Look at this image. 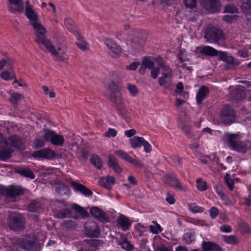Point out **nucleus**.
<instances>
[{
    "mask_svg": "<svg viewBox=\"0 0 251 251\" xmlns=\"http://www.w3.org/2000/svg\"><path fill=\"white\" fill-rule=\"evenodd\" d=\"M220 117L225 125H230L236 117V112L229 105L226 104L220 110Z\"/></svg>",
    "mask_w": 251,
    "mask_h": 251,
    "instance_id": "nucleus-7",
    "label": "nucleus"
},
{
    "mask_svg": "<svg viewBox=\"0 0 251 251\" xmlns=\"http://www.w3.org/2000/svg\"><path fill=\"white\" fill-rule=\"evenodd\" d=\"M71 184L75 191L81 193L86 197L91 196L93 194L91 190L79 183L72 182Z\"/></svg>",
    "mask_w": 251,
    "mask_h": 251,
    "instance_id": "nucleus-20",
    "label": "nucleus"
},
{
    "mask_svg": "<svg viewBox=\"0 0 251 251\" xmlns=\"http://www.w3.org/2000/svg\"><path fill=\"white\" fill-rule=\"evenodd\" d=\"M151 69V77L153 79H155L157 78V76L158 75L159 72V69L158 68L156 67H153Z\"/></svg>",
    "mask_w": 251,
    "mask_h": 251,
    "instance_id": "nucleus-64",
    "label": "nucleus"
},
{
    "mask_svg": "<svg viewBox=\"0 0 251 251\" xmlns=\"http://www.w3.org/2000/svg\"><path fill=\"white\" fill-rule=\"evenodd\" d=\"M152 223L154 225H150L149 226L151 232L153 234H157L163 231V228L156 221H153Z\"/></svg>",
    "mask_w": 251,
    "mask_h": 251,
    "instance_id": "nucleus-38",
    "label": "nucleus"
},
{
    "mask_svg": "<svg viewBox=\"0 0 251 251\" xmlns=\"http://www.w3.org/2000/svg\"><path fill=\"white\" fill-rule=\"evenodd\" d=\"M43 137L46 141L55 146H62L64 142V137L50 129H44Z\"/></svg>",
    "mask_w": 251,
    "mask_h": 251,
    "instance_id": "nucleus-10",
    "label": "nucleus"
},
{
    "mask_svg": "<svg viewBox=\"0 0 251 251\" xmlns=\"http://www.w3.org/2000/svg\"><path fill=\"white\" fill-rule=\"evenodd\" d=\"M90 162L98 169H101L103 165L101 158L96 154L91 156Z\"/></svg>",
    "mask_w": 251,
    "mask_h": 251,
    "instance_id": "nucleus-33",
    "label": "nucleus"
},
{
    "mask_svg": "<svg viewBox=\"0 0 251 251\" xmlns=\"http://www.w3.org/2000/svg\"><path fill=\"white\" fill-rule=\"evenodd\" d=\"M220 230L222 232L230 233L232 231V228L229 225L225 224L220 226Z\"/></svg>",
    "mask_w": 251,
    "mask_h": 251,
    "instance_id": "nucleus-61",
    "label": "nucleus"
},
{
    "mask_svg": "<svg viewBox=\"0 0 251 251\" xmlns=\"http://www.w3.org/2000/svg\"><path fill=\"white\" fill-rule=\"evenodd\" d=\"M237 136L235 134H230L227 136L229 145L233 150L244 152L245 148L241 145L240 142L236 141Z\"/></svg>",
    "mask_w": 251,
    "mask_h": 251,
    "instance_id": "nucleus-18",
    "label": "nucleus"
},
{
    "mask_svg": "<svg viewBox=\"0 0 251 251\" xmlns=\"http://www.w3.org/2000/svg\"><path fill=\"white\" fill-rule=\"evenodd\" d=\"M165 183L176 188L185 191L179 179L173 175H167L165 177Z\"/></svg>",
    "mask_w": 251,
    "mask_h": 251,
    "instance_id": "nucleus-17",
    "label": "nucleus"
},
{
    "mask_svg": "<svg viewBox=\"0 0 251 251\" xmlns=\"http://www.w3.org/2000/svg\"><path fill=\"white\" fill-rule=\"evenodd\" d=\"M108 166L109 167L112 168L116 173L120 174L122 173V168L120 166L116 157L113 155L110 154L108 155Z\"/></svg>",
    "mask_w": 251,
    "mask_h": 251,
    "instance_id": "nucleus-22",
    "label": "nucleus"
},
{
    "mask_svg": "<svg viewBox=\"0 0 251 251\" xmlns=\"http://www.w3.org/2000/svg\"><path fill=\"white\" fill-rule=\"evenodd\" d=\"M204 36L207 42L217 43L224 38V34L219 27L210 25L205 29Z\"/></svg>",
    "mask_w": 251,
    "mask_h": 251,
    "instance_id": "nucleus-4",
    "label": "nucleus"
},
{
    "mask_svg": "<svg viewBox=\"0 0 251 251\" xmlns=\"http://www.w3.org/2000/svg\"><path fill=\"white\" fill-rule=\"evenodd\" d=\"M200 52L202 54H204L210 56H215L219 55V59L223 61L235 66L240 65V62L236 60L232 56L227 55V54L222 51H219L214 48L206 46H204L200 50Z\"/></svg>",
    "mask_w": 251,
    "mask_h": 251,
    "instance_id": "nucleus-2",
    "label": "nucleus"
},
{
    "mask_svg": "<svg viewBox=\"0 0 251 251\" xmlns=\"http://www.w3.org/2000/svg\"><path fill=\"white\" fill-rule=\"evenodd\" d=\"M213 242L210 241H203L202 243V250L204 251L206 250L207 251H211ZM191 251H200L198 249L192 250Z\"/></svg>",
    "mask_w": 251,
    "mask_h": 251,
    "instance_id": "nucleus-48",
    "label": "nucleus"
},
{
    "mask_svg": "<svg viewBox=\"0 0 251 251\" xmlns=\"http://www.w3.org/2000/svg\"><path fill=\"white\" fill-rule=\"evenodd\" d=\"M184 239L187 244H190L194 240V237L191 233H186L184 235Z\"/></svg>",
    "mask_w": 251,
    "mask_h": 251,
    "instance_id": "nucleus-57",
    "label": "nucleus"
},
{
    "mask_svg": "<svg viewBox=\"0 0 251 251\" xmlns=\"http://www.w3.org/2000/svg\"><path fill=\"white\" fill-rule=\"evenodd\" d=\"M26 7L25 9V15L29 20L30 25H32L39 21L38 15L35 10L33 9L29 1L27 0L25 2Z\"/></svg>",
    "mask_w": 251,
    "mask_h": 251,
    "instance_id": "nucleus-14",
    "label": "nucleus"
},
{
    "mask_svg": "<svg viewBox=\"0 0 251 251\" xmlns=\"http://www.w3.org/2000/svg\"><path fill=\"white\" fill-rule=\"evenodd\" d=\"M99 182L101 186L107 189H110L111 185L115 183V178L113 176H108L105 177H101Z\"/></svg>",
    "mask_w": 251,
    "mask_h": 251,
    "instance_id": "nucleus-24",
    "label": "nucleus"
},
{
    "mask_svg": "<svg viewBox=\"0 0 251 251\" xmlns=\"http://www.w3.org/2000/svg\"><path fill=\"white\" fill-rule=\"evenodd\" d=\"M209 213L211 219H214L219 214V211L216 207L213 206L209 210Z\"/></svg>",
    "mask_w": 251,
    "mask_h": 251,
    "instance_id": "nucleus-58",
    "label": "nucleus"
},
{
    "mask_svg": "<svg viewBox=\"0 0 251 251\" xmlns=\"http://www.w3.org/2000/svg\"><path fill=\"white\" fill-rule=\"evenodd\" d=\"M117 130L114 128H109L104 133V136L107 137H115L117 135Z\"/></svg>",
    "mask_w": 251,
    "mask_h": 251,
    "instance_id": "nucleus-56",
    "label": "nucleus"
},
{
    "mask_svg": "<svg viewBox=\"0 0 251 251\" xmlns=\"http://www.w3.org/2000/svg\"><path fill=\"white\" fill-rule=\"evenodd\" d=\"M47 50L55 57L57 61L66 62L69 59V56L67 54V48L64 45H60L56 49L50 42L45 47Z\"/></svg>",
    "mask_w": 251,
    "mask_h": 251,
    "instance_id": "nucleus-3",
    "label": "nucleus"
},
{
    "mask_svg": "<svg viewBox=\"0 0 251 251\" xmlns=\"http://www.w3.org/2000/svg\"><path fill=\"white\" fill-rule=\"evenodd\" d=\"M110 100L114 103L115 107L118 110H122L125 107V103L122 99V94L118 89L117 85L112 82L109 85Z\"/></svg>",
    "mask_w": 251,
    "mask_h": 251,
    "instance_id": "nucleus-5",
    "label": "nucleus"
},
{
    "mask_svg": "<svg viewBox=\"0 0 251 251\" xmlns=\"http://www.w3.org/2000/svg\"><path fill=\"white\" fill-rule=\"evenodd\" d=\"M25 225V220L22 215L14 213L8 217V226L13 230L21 229Z\"/></svg>",
    "mask_w": 251,
    "mask_h": 251,
    "instance_id": "nucleus-9",
    "label": "nucleus"
},
{
    "mask_svg": "<svg viewBox=\"0 0 251 251\" xmlns=\"http://www.w3.org/2000/svg\"><path fill=\"white\" fill-rule=\"evenodd\" d=\"M120 244L121 245L122 248L125 250L130 251L133 248L132 245L126 239L123 240Z\"/></svg>",
    "mask_w": 251,
    "mask_h": 251,
    "instance_id": "nucleus-53",
    "label": "nucleus"
},
{
    "mask_svg": "<svg viewBox=\"0 0 251 251\" xmlns=\"http://www.w3.org/2000/svg\"><path fill=\"white\" fill-rule=\"evenodd\" d=\"M32 155L36 158L51 160L56 156V153L54 151L47 148L34 152Z\"/></svg>",
    "mask_w": 251,
    "mask_h": 251,
    "instance_id": "nucleus-13",
    "label": "nucleus"
},
{
    "mask_svg": "<svg viewBox=\"0 0 251 251\" xmlns=\"http://www.w3.org/2000/svg\"><path fill=\"white\" fill-rule=\"evenodd\" d=\"M22 193L23 190L19 187H14L6 190L7 196L12 201H15V198Z\"/></svg>",
    "mask_w": 251,
    "mask_h": 251,
    "instance_id": "nucleus-25",
    "label": "nucleus"
},
{
    "mask_svg": "<svg viewBox=\"0 0 251 251\" xmlns=\"http://www.w3.org/2000/svg\"><path fill=\"white\" fill-rule=\"evenodd\" d=\"M131 223L128 218L122 215L118 219L117 226L121 227L123 230H128Z\"/></svg>",
    "mask_w": 251,
    "mask_h": 251,
    "instance_id": "nucleus-26",
    "label": "nucleus"
},
{
    "mask_svg": "<svg viewBox=\"0 0 251 251\" xmlns=\"http://www.w3.org/2000/svg\"><path fill=\"white\" fill-rule=\"evenodd\" d=\"M202 6L208 12L212 14L220 12L221 3L220 0H202Z\"/></svg>",
    "mask_w": 251,
    "mask_h": 251,
    "instance_id": "nucleus-12",
    "label": "nucleus"
},
{
    "mask_svg": "<svg viewBox=\"0 0 251 251\" xmlns=\"http://www.w3.org/2000/svg\"><path fill=\"white\" fill-rule=\"evenodd\" d=\"M21 144V141L17 137L11 136L6 139L0 133V160L5 161L10 158L13 152L11 147L18 148Z\"/></svg>",
    "mask_w": 251,
    "mask_h": 251,
    "instance_id": "nucleus-1",
    "label": "nucleus"
},
{
    "mask_svg": "<svg viewBox=\"0 0 251 251\" xmlns=\"http://www.w3.org/2000/svg\"><path fill=\"white\" fill-rule=\"evenodd\" d=\"M237 19V16L236 15H224L223 17V20L224 22L231 24L233 21H236Z\"/></svg>",
    "mask_w": 251,
    "mask_h": 251,
    "instance_id": "nucleus-49",
    "label": "nucleus"
},
{
    "mask_svg": "<svg viewBox=\"0 0 251 251\" xmlns=\"http://www.w3.org/2000/svg\"><path fill=\"white\" fill-rule=\"evenodd\" d=\"M181 129L184 131L188 138L192 139L194 138V135L192 131V126L184 125L181 126Z\"/></svg>",
    "mask_w": 251,
    "mask_h": 251,
    "instance_id": "nucleus-43",
    "label": "nucleus"
},
{
    "mask_svg": "<svg viewBox=\"0 0 251 251\" xmlns=\"http://www.w3.org/2000/svg\"><path fill=\"white\" fill-rule=\"evenodd\" d=\"M240 7L244 12H247L251 15V0L242 1Z\"/></svg>",
    "mask_w": 251,
    "mask_h": 251,
    "instance_id": "nucleus-40",
    "label": "nucleus"
},
{
    "mask_svg": "<svg viewBox=\"0 0 251 251\" xmlns=\"http://www.w3.org/2000/svg\"><path fill=\"white\" fill-rule=\"evenodd\" d=\"M42 89L45 94L46 95H49L50 98H53L55 97V94L54 92L52 90H50L47 86H43Z\"/></svg>",
    "mask_w": 251,
    "mask_h": 251,
    "instance_id": "nucleus-54",
    "label": "nucleus"
},
{
    "mask_svg": "<svg viewBox=\"0 0 251 251\" xmlns=\"http://www.w3.org/2000/svg\"><path fill=\"white\" fill-rule=\"evenodd\" d=\"M64 25L71 32L74 33V34H76L77 31L76 30L75 25L74 24L73 20L69 18H67L65 19Z\"/></svg>",
    "mask_w": 251,
    "mask_h": 251,
    "instance_id": "nucleus-35",
    "label": "nucleus"
},
{
    "mask_svg": "<svg viewBox=\"0 0 251 251\" xmlns=\"http://www.w3.org/2000/svg\"><path fill=\"white\" fill-rule=\"evenodd\" d=\"M0 76L1 78L5 80H9L15 77V74L12 71H4L0 74Z\"/></svg>",
    "mask_w": 251,
    "mask_h": 251,
    "instance_id": "nucleus-45",
    "label": "nucleus"
},
{
    "mask_svg": "<svg viewBox=\"0 0 251 251\" xmlns=\"http://www.w3.org/2000/svg\"><path fill=\"white\" fill-rule=\"evenodd\" d=\"M31 25L35 30L36 38L35 41L39 45L42 44L46 47L51 41L46 37L47 30L45 27L39 22V21L32 24Z\"/></svg>",
    "mask_w": 251,
    "mask_h": 251,
    "instance_id": "nucleus-6",
    "label": "nucleus"
},
{
    "mask_svg": "<svg viewBox=\"0 0 251 251\" xmlns=\"http://www.w3.org/2000/svg\"><path fill=\"white\" fill-rule=\"evenodd\" d=\"M77 39L76 44L77 47L81 50L84 51L88 49L87 43L84 41V38L79 33L75 34Z\"/></svg>",
    "mask_w": 251,
    "mask_h": 251,
    "instance_id": "nucleus-32",
    "label": "nucleus"
},
{
    "mask_svg": "<svg viewBox=\"0 0 251 251\" xmlns=\"http://www.w3.org/2000/svg\"><path fill=\"white\" fill-rule=\"evenodd\" d=\"M230 95L232 100L235 101L242 100L245 97L244 91L241 89H235L231 92Z\"/></svg>",
    "mask_w": 251,
    "mask_h": 251,
    "instance_id": "nucleus-28",
    "label": "nucleus"
},
{
    "mask_svg": "<svg viewBox=\"0 0 251 251\" xmlns=\"http://www.w3.org/2000/svg\"><path fill=\"white\" fill-rule=\"evenodd\" d=\"M142 146L144 148V151L146 153H150L152 151V147L151 145L142 137Z\"/></svg>",
    "mask_w": 251,
    "mask_h": 251,
    "instance_id": "nucleus-50",
    "label": "nucleus"
},
{
    "mask_svg": "<svg viewBox=\"0 0 251 251\" xmlns=\"http://www.w3.org/2000/svg\"><path fill=\"white\" fill-rule=\"evenodd\" d=\"M84 227L88 236L94 237L99 236L100 234V229L95 222L86 223L84 224Z\"/></svg>",
    "mask_w": 251,
    "mask_h": 251,
    "instance_id": "nucleus-16",
    "label": "nucleus"
},
{
    "mask_svg": "<svg viewBox=\"0 0 251 251\" xmlns=\"http://www.w3.org/2000/svg\"><path fill=\"white\" fill-rule=\"evenodd\" d=\"M91 213L93 217L98 219L101 222L107 221L108 217L106 214L100 208L97 207L92 208L91 209Z\"/></svg>",
    "mask_w": 251,
    "mask_h": 251,
    "instance_id": "nucleus-23",
    "label": "nucleus"
},
{
    "mask_svg": "<svg viewBox=\"0 0 251 251\" xmlns=\"http://www.w3.org/2000/svg\"><path fill=\"white\" fill-rule=\"evenodd\" d=\"M16 173L19 174L21 176L33 179L35 175L33 172L29 169L27 168L19 169L16 170Z\"/></svg>",
    "mask_w": 251,
    "mask_h": 251,
    "instance_id": "nucleus-34",
    "label": "nucleus"
},
{
    "mask_svg": "<svg viewBox=\"0 0 251 251\" xmlns=\"http://www.w3.org/2000/svg\"><path fill=\"white\" fill-rule=\"evenodd\" d=\"M28 209L31 212L40 213L43 211L41 203L37 201H32L29 204Z\"/></svg>",
    "mask_w": 251,
    "mask_h": 251,
    "instance_id": "nucleus-30",
    "label": "nucleus"
},
{
    "mask_svg": "<svg viewBox=\"0 0 251 251\" xmlns=\"http://www.w3.org/2000/svg\"><path fill=\"white\" fill-rule=\"evenodd\" d=\"M197 188L200 191H205L207 188V184L205 181H203L201 178H198L196 180Z\"/></svg>",
    "mask_w": 251,
    "mask_h": 251,
    "instance_id": "nucleus-44",
    "label": "nucleus"
},
{
    "mask_svg": "<svg viewBox=\"0 0 251 251\" xmlns=\"http://www.w3.org/2000/svg\"><path fill=\"white\" fill-rule=\"evenodd\" d=\"M189 209L193 213H201L203 211V208L200 206L196 203H190L188 205Z\"/></svg>",
    "mask_w": 251,
    "mask_h": 251,
    "instance_id": "nucleus-42",
    "label": "nucleus"
},
{
    "mask_svg": "<svg viewBox=\"0 0 251 251\" xmlns=\"http://www.w3.org/2000/svg\"><path fill=\"white\" fill-rule=\"evenodd\" d=\"M185 6L187 8H193L196 5V0H184Z\"/></svg>",
    "mask_w": 251,
    "mask_h": 251,
    "instance_id": "nucleus-59",
    "label": "nucleus"
},
{
    "mask_svg": "<svg viewBox=\"0 0 251 251\" xmlns=\"http://www.w3.org/2000/svg\"><path fill=\"white\" fill-rule=\"evenodd\" d=\"M24 98V96L21 94L14 93L11 94L9 100L12 104L13 105H17L19 102Z\"/></svg>",
    "mask_w": 251,
    "mask_h": 251,
    "instance_id": "nucleus-36",
    "label": "nucleus"
},
{
    "mask_svg": "<svg viewBox=\"0 0 251 251\" xmlns=\"http://www.w3.org/2000/svg\"><path fill=\"white\" fill-rule=\"evenodd\" d=\"M225 180L230 190L233 191L234 187V182L233 179L230 177L229 175L226 174L225 176Z\"/></svg>",
    "mask_w": 251,
    "mask_h": 251,
    "instance_id": "nucleus-52",
    "label": "nucleus"
},
{
    "mask_svg": "<svg viewBox=\"0 0 251 251\" xmlns=\"http://www.w3.org/2000/svg\"><path fill=\"white\" fill-rule=\"evenodd\" d=\"M72 211L71 209L65 208L57 211L55 214V216L59 219H63L70 217L72 216Z\"/></svg>",
    "mask_w": 251,
    "mask_h": 251,
    "instance_id": "nucleus-31",
    "label": "nucleus"
},
{
    "mask_svg": "<svg viewBox=\"0 0 251 251\" xmlns=\"http://www.w3.org/2000/svg\"><path fill=\"white\" fill-rule=\"evenodd\" d=\"M7 5L8 11L12 13H22L24 10L23 0H8Z\"/></svg>",
    "mask_w": 251,
    "mask_h": 251,
    "instance_id": "nucleus-15",
    "label": "nucleus"
},
{
    "mask_svg": "<svg viewBox=\"0 0 251 251\" xmlns=\"http://www.w3.org/2000/svg\"><path fill=\"white\" fill-rule=\"evenodd\" d=\"M71 207L77 214L76 216L73 217L75 219L85 218L89 215V213L85 209L77 204H73L72 205Z\"/></svg>",
    "mask_w": 251,
    "mask_h": 251,
    "instance_id": "nucleus-21",
    "label": "nucleus"
},
{
    "mask_svg": "<svg viewBox=\"0 0 251 251\" xmlns=\"http://www.w3.org/2000/svg\"><path fill=\"white\" fill-rule=\"evenodd\" d=\"M54 189L55 192L60 195H65L70 193L69 187L63 183L56 184L54 186Z\"/></svg>",
    "mask_w": 251,
    "mask_h": 251,
    "instance_id": "nucleus-27",
    "label": "nucleus"
},
{
    "mask_svg": "<svg viewBox=\"0 0 251 251\" xmlns=\"http://www.w3.org/2000/svg\"><path fill=\"white\" fill-rule=\"evenodd\" d=\"M127 89L133 96H135L139 93V91L135 85L130 83L127 84Z\"/></svg>",
    "mask_w": 251,
    "mask_h": 251,
    "instance_id": "nucleus-51",
    "label": "nucleus"
},
{
    "mask_svg": "<svg viewBox=\"0 0 251 251\" xmlns=\"http://www.w3.org/2000/svg\"><path fill=\"white\" fill-rule=\"evenodd\" d=\"M129 142L133 149L140 148L141 146V138L138 136H135L129 139Z\"/></svg>",
    "mask_w": 251,
    "mask_h": 251,
    "instance_id": "nucleus-41",
    "label": "nucleus"
},
{
    "mask_svg": "<svg viewBox=\"0 0 251 251\" xmlns=\"http://www.w3.org/2000/svg\"><path fill=\"white\" fill-rule=\"evenodd\" d=\"M104 43L108 50V54L112 57L117 58L121 56L122 50L115 42L111 39H105Z\"/></svg>",
    "mask_w": 251,
    "mask_h": 251,
    "instance_id": "nucleus-11",
    "label": "nucleus"
},
{
    "mask_svg": "<svg viewBox=\"0 0 251 251\" xmlns=\"http://www.w3.org/2000/svg\"><path fill=\"white\" fill-rule=\"evenodd\" d=\"M62 225L63 227L70 229L75 226V223L72 220L65 221L62 223Z\"/></svg>",
    "mask_w": 251,
    "mask_h": 251,
    "instance_id": "nucleus-55",
    "label": "nucleus"
},
{
    "mask_svg": "<svg viewBox=\"0 0 251 251\" xmlns=\"http://www.w3.org/2000/svg\"><path fill=\"white\" fill-rule=\"evenodd\" d=\"M154 63L148 57H144L142 60V68L143 67L149 69L154 67Z\"/></svg>",
    "mask_w": 251,
    "mask_h": 251,
    "instance_id": "nucleus-47",
    "label": "nucleus"
},
{
    "mask_svg": "<svg viewBox=\"0 0 251 251\" xmlns=\"http://www.w3.org/2000/svg\"><path fill=\"white\" fill-rule=\"evenodd\" d=\"M115 154L120 157L122 159L128 162L133 163L135 165H137L138 162L131 157L128 154L122 150H118L115 151Z\"/></svg>",
    "mask_w": 251,
    "mask_h": 251,
    "instance_id": "nucleus-29",
    "label": "nucleus"
},
{
    "mask_svg": "<svg viewBox=\"0 0 251 251\" xmlns=\"http://www.w3.org/2000/svg\"><path fill=\"white\" fill-rule=\"evenodd\" d=\"M223 238L224 241L226 244L232 245H236L237 244V238L235 235H223Z\"/></svg>",
    "mask_w": 251,
    "mask_h": 251,
    "instance_id": "nucleus-39",
    "label": "nucleus"
},
{
    "mask_svg": "<svg viewBox=\"0 0 251 251\" xmlns=\"http://www.w3.org/2000/svg\"><path fill=\"white\" fill-rule=\"evenodd\" d=\"M224 13H230L231 14H238L239 10L237 7L233 4H227L224 8Z\"/></svg>",
    "mask_w": 251,
    "mask_h": 251,
    "instance_id": "nucleus-37",
    "label": "nucleus"
},
{
    "mask_svg": "<svg viewBox=\"0 0 251 251\" xmlns=\"http://www.w3.org/2000/svg\"><path fill=\"white\" fill-rule=\"evenodd\" d=\"M14 63V61L10 58L0 60V70L2 69L6 65H7L10 68L12 67Z\"/></svg>",
    "mask_w": 251,
    "mask_h": 251,
    "instance_id": "nucleus-46",
    "label": "nucleus"
},
{
    "mask_svg": "<svg viewBox=\"0 0 251 251\" xmlns=\"http://www.w3.org/2000/svg\"><path fill=\"white\" fill-rule=\"evenodd\" d=\"M43 138L44 137H43ZM45 141H46V140L44 138H37L34 140V143L36 148H40L45 145Z\"/></svg>",
    "mask_w": 251,
    "mask_h": 251,
    "instance_id": "nucleus-62",
    "label": "nucleus"
},
{
    "mask_svg": "<svg viewBox=\"0 0 251 251\" xmlns=\"http://www.w3.org/2000/svg\"><path fill=\"white\" fill-rule=\"evenodd\" d=\"M209 93V88L205 85H202L196 94V99L197 104H201L202 102L208 96Z\"/></svg>",
    "mask_w": 251,
    "mask_h": 251,
    "instance_id": "nucleus-19",
    "label": "nucleus"
},
{
    "mask_svg": "<svg viewBox=\"0 0 251 251\" xmlns=\"http://www.w3.org/2000/svg\"><path fill=\"white\" fill-rule=\"evenodd\" d=\"M40 237L39 235L27 236L25 238L20 240L19 241V245L21 248L25 250L34 251Z\"/></svg>",
    "mask_w": 251,
    "mask_h": 251,
    "instance_id": "nucleus-8",
    "label": "nucleus"
},
{
    "mask_svg": "<svg viewBox=\"0 0 251 251\" xmlns=\"http://www.w3.org/2000/svg\"><path fill=\"white\" fill-rule=\"evenodd\" d=\"M184 90L183 84L182 82H179L176 85L175 92L178 94H181Z\"/></svg>",
    "mask_w": 251,
    "mask_h": 251,
    "instance_id": "nucleus-63",
    "label": "nucleus"
},
{
    "mask_svg": "<svg viewBox=\"0 0 251 251\" xmlns=\"http://www.w3.org/2000/svg\"><path fill=\"white\" fill-rule=\"evenodd\" d=\"M166 201L170 204H173L176 202V199L174 196L169 193H167Z\"/></svg>",
    "mask_w": 251,
    "mask_h": 251,
    "instance_id": "nucleus-60",
    "label": "nucleus"
}]
</instances>
